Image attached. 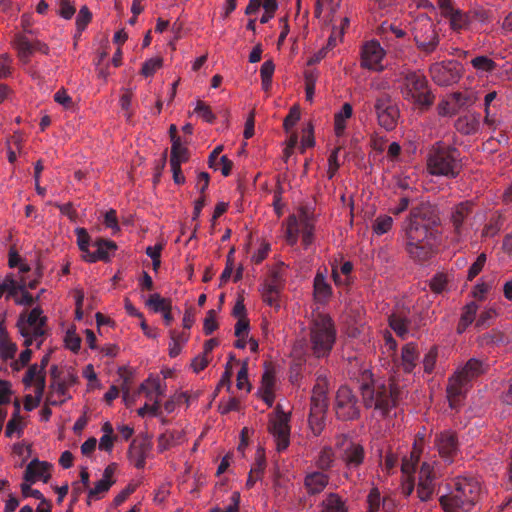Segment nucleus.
<instances>
[{
	"mask_svg": "<svg viewBox=\"0 0 512 512\" xmlns=\"http://www.w3.org/2000/svg\"><path fill=\"white\" fill-rule=\"evenodd\" d=\"M335 445L348 469L358 468L363 463L365 453L362 445L354 442L347 435L338 436Z\"/></svg>",
	"mask_w": 512,
	"mask_h": 512,
	"instance_id": "nucleus-10",
	"label": "nucleus"
},
{
	"mask_svg": "<svg viewBox=\"0 0 512 512\" xmlns=\"http://www.w3.org/2000/svg\"><path fill=\"white\" fill-rule=\"evenodd\" d=\"M435 461L423 462L419 471V480H436Z\"/></svg>",
	"mask_w": 512,
	"mask_h": 512,
	"instance_id": "nucleus-55",
	"label": "nucleus"
},
{
	"mask_svg": "<svg viewBox=\"0 0 512 512\" xmlns=\"http://www.w3.org/2000/svg\"><path fill=\"white\" fill-rule=\"evenodd\" d=\"M474 203L466 200L462 201L451 208L449 223L452 227L450 241L454 245L463 243L469 233L465 221L472 214Z\"/></svg>",
	"mask_w": 512,
	"mask_h": 512,
	"instance_id": "nucleus-7",
	"label": "nucleus"
},
{
	"mask_svg": "<svg viewBox=\"0 0 512 512\" xmlns=\"http://www.w3.org/2000/svg\"><path fill=\"white\" fill-rule=\"evenodd\" d=\"M448 284L447 276L444 273H437L430 280L429 287L436 294L442 293Z\"/></svg>",
	"mask_w": 512,
	"mask_h": 512,
	"instance_id": "nucleus-49",
	"label": "nucleus"
},
{
	"mask_svg": "<svg viewBox=\"0 0 512 512\" xmlns=\"http://www.w3.org/2000/svg\"><path fill=\"white\" fill-rule=\"evenodd\" d=\"M92 14L89 11L88 7L83 6L78 12L76 17V25L78 30L82 31L86 28L88 23L91 21Z\"/></svg>",
	"mask_w": 512,
	"mask_h": 512,
	"instance_id": "nucleus-61",
	"label": "nucleus"
},
{
	"mask_svg": "<svg viewBox=\"0 0 512 512\" xmlns=\"http://www.w3.org/2000/svg\"><path fill=\"white\" fill-rule=\"evenodd\" d=\"M447 19H449V24L453 31L459 32L471 29L468 11L463 12L462 10L455 8L453 12L449 14Z\"/></svg>",
	"mask_w": 512,
	"mask_h": 512,
	"instance_id": "nucleus-27",
	"label": "nucleus"
},
{
	"mask_svg": "<svg viewBox=\"0 0 512 512\" xmlns=\"http://www.w3.org/2000/svg\"><path fill=\"white\" fill-rule=\"evenodd\" d=\"M436 480H419L417 494L421 501H427L431 498L435 490Z\"/></svg>",
	"mask_w": 512,
	"mask_h": 512,
	"instance_id": "nucleus-44",
	"label": "nucleus"
},
{
	"mask_svg": "<svg viewBox=\"0 0 512 512\" xmlns=\"http://www.w3.org/2000/svg\"><path fill=\"white\" fill-rule=\"evenodd\" d=\"M115 483V480H106L101 479L96 482L94 488L88 491L89 498H97L99 494L106 493L109 491L110 487Z\"/></svg>",
	"mask_w": 512,
	"mask_h": 512,
	"instance_id": "nucleus-52",
	"label": "nucleus"
},
{
	"mask_svg": "<svg viewBox=\"0 0 512 512\" xmlns=\"http://www.w3.org/2000/svg\"><path fill=\"white\" fill-rule=\"evenodd\" d=\"M418 460H419V452L416 451V449L414 448V450L411 452L410 458L409 459L403 458V460H402V465H401L402 473L405 476L410 477V475L415 471V466H416V463L418 462Z\"/></svg>",
	"mask_w": 512,
	"mask_h": 512,
	"instance_id": "nucleus-48",
	"label": "nucleus"
},
{
	"mask_svg": "<svg viewBox=\"0 0 512 512\" xmlns=\"http://www.w3.org/2000/svg\"><path fill=\"white\" fill-rule=\"evenodd\" d=\"M446 394L452 409H458L466 396L464 386H446Z\"/></svg>",
	"mask_w": 512,
	"mask_h": 512,
	"instance_id": "nucleus-37",
	"label": "nucleus"
},
{
	"mask_svg": "<svg viewBox=\"0 0 512 512\" xmlns=\"http://www.w3.org/2000/svg\"><path fill=\"white\" fill-rule=\"evenodd\" d=\"M14 46L18 51L20 60L24 63H28L31 55L34 52V45L24 35H17L14 39Z\"/></svg>",
	"mask_w": 512,
	"mask_h": 512,
	"instance_id": "nucleus-32",
	"label": "nucleus"
},
{
	"mask_svg": "<svg viewBox=\"0 0 512 512\" xmlns=\"http://www.w3.org/2000/svg\"><path fill=\"white\" fill-rule=\"evenodd\" d=\"M335 410L341 420H353L358 417V400L350 386H339L335 397Z\"/></svg>",
	"mask_w": 512,
	"mask_h": 512,
	"instance_id": "nucleus-9",
	"label": "nucleus"
},
{
	"mask_svg": "<svg viewBox=\"0 0 512 512\" xmlns=\"http://www.w3.org/2000/svg\"><path fill=\"white\" fill-rule=\"evenodd\" d=\"M335 329L331 318L319 315L312 324L310 339L311 349L317 358L329 355L335 342Z\"/></svg>",
	"mask_w": 512,
	"mask_h": 512,
	"instance_id": "nucleus-5",
	"label": "nucleus"
},
{
	"mask_svg": "<svg viewBox=\"0 0 512 512\" xmlns=\"http://www.w3.org/2000/svg\"><path fill=\"white\" fill-rule=\"evenodd\" d=\"M440 218L430 205H420L411 210L405 232L406 250L410 257L419 262L431 259L441 241Z\"/></svg>",
	"mask_w": 512,
	"mask_h": 512,
	"instance_id": "nucleus-1",
	"label": "nucleus"
},
{
	"mask_svg": "<svg viewBox=\"0 0 512 512\" xmlns=\"http://www.w3.org/2000/svg\"><path fill=\"white\" fill-rule=\"evenodd\" d=\"M314 296L319 302L328 300L332 295V287L326 280L324 272L318 270L314 277Z\"/></svg>",
	"mask_w": 512,
	"mask_h": 512,
	"instance_id": "nucleus-26",
	"label": "nucleus"
},
{
	"mask_svg": "<svg viewBox=\"0 0 512 512\" xmlns=\"http://www.w3.org/2000/svg\"><path fill=\"white\" fill-rule=\"evenodd\" d=\"M363 403L367 408H374L384 416V396L376 386H360Z\"/></svg>",
	"mask_w": 512,
	"mask_h": 512,
	"instance_id": "nucleus-21",
	"label": "nucleus"
},
{
	"mask_svg": "<svg viewBox=\"0 0 512 512\" xmlns=\"http://www.w3.org/2000/svg\"><path fill=\"white\" fill-rule=\"evenodd\" d=\"M503 225V218L499 212H494L482 229V237L492 238L496 236Z\"/></svg>",
	"mask_w": 512,
	"mask_h": 512,
	"instance_id": "nucleus-33",
	"label": "nucleus"
},
{
	"mask_svg": "<svg viewBox=\"0 0 512 512\" xmlns=\"http://www.w3.org/2000/svg\"><path fill=\"white\" fill-rule=\"evenodd\" d=\"M409 310L402 309L398 312H394L389 316V326L393 331L402 339H405L408 335V328L410 320L408 318Z\"/></svg>",
	"mask_w": 512,
	"mask_h": 512,
	"instance_id": "nucleus-24",
	"label": "nucleus"
},
{
	"mask_svg": "<svg viewBox=\"0 0 512 512\" xmlns=\"http://www.w3.org/2000/svg\"><path fill=\"white\" fill-rule=\"evenodd\" d=\"M217 328L218 323L216 321V311L211 309L207 312L204 319L203 331L205 335H211Z\"/></svg>",
	"mask_w": 512,
	"mask_h": 512,
	"instance_id": "nucleus-60",
	"label": "nucleus"
},
{
	"mask_svg": "<svg viewBox=\"0 0 512 512\" xmlns=\"http://www.w3.org/2000/svg\"><path fill=\"white\" fill-rule=\"evenodd\" d=\"M481 483L476 478L457 477L449 494L440 497L445 512H471L479 501Z\"/></svg>",
	"mask_w": 512,
	"mask_h": 512,
	"instance_id": "nucleus-2",
	"label": "nucleus"
},
{
	"mask_svg": "<svg viewBox=\"0 0 512 512\" xmlns=\"http://www.w3.org/2000/svg\"><path fill=\"white\" fill-rule=\"evenodd\" d=\"M188 160V150L182 146L181 140H174L171 147L170 161L186 162Z\"/></svg>",
	"mask_w": 512,
	"mask_h": 512,
	"instance_id": "nucleus-46",
	"label": "nucleus"
},
{
	"mask_svg": "<svg viewBox=\"0 0 512 512\" xmlns=\"http://www.w3.org/2000/svg\"><path fill=\"white\" fill-rule=\"evenodd\" d=\"M353 263L351 261H345L338 267L337 265L332 266V278L337 286H350L354 277L352 276Z\"/></svg>",
	"mask_w": 512,
	"mask_h": 512,
	"instance_id": "nucleus-25",
	"label": "nucleus"
},
{
	"mask_svg": "<svg viewBox=\"0 0 512 512\" xmlns=\"http://www.w3.org/2000/svg\"><path fill=\"white\" fill-rule=\"evenodd\" d=\"M384 59V49L379 41L372 39L363 43L360 52V66L369 71L380 72L384 69L382 60Z\"/></svg>",
	"mask_w": 512,
	"mask_h": 512,
	"instance_id": "nucleus-13",
	"label": "nucleus"
},
{
	"mask_svg": "<svg viewBox=\"0 0 512 512\" xmlns=\"http://www.w3.org/2000/svg\"><path fill=\"white\" fill-rule=\"evenodd\" d=\"M281 291L273 290L264 287L262 291V298L265 303H267L270 307H274L275 309L280 308L279 304V295Z\"/></svg>",
	"mask_w": 512,
	"mask_h": 512,
	"instance_id": "nucleus-54",
	"label": "nucleus"
},
{
	"mask_svg": "<svg viewBox=\"0 0 512 512\" xmlns=\"http://www.w3.org/2000/svg\"><path fill=\"white\" fill-rule=\"evenodd\" d=\"M152 449V442L148 436H140L133 439L130 444L128 455L130 460L138 469H143Z\"/></svg>",
	"mask_w": 512,
	"mask_h": 512,
	"instance_id": "nucleus-14",
	"label": "nucleus"
},
{
	"mask_svg": "<svg viewBox=\"0 0 512 512\" xmlns=\"http://www.w3.org/2000/svg\"><path fill=\"white\" fill-rule=\"evenodd\" d=\"M290 413H286L281 405L275 408V415L270 417L268 430L273 436L278 452H282L290 444Z\"/></svg>",
	"mask_w": 512,
	"mask_h": 512,
	"instance_id": "nucleus-8",
	"label": "nucleus"
},
{
	"mask_svg": "<svg viewBox=\"0 0 512 512\" xmlns=\"http://www.w3.org/2000/svg\"><path fill=\"white\" fill-rule=\"evenodd\" d=\"M470 63L478 74L492 73L497 68V63L485 55L474 57Z\"/></svg>",
	"mask_w": 512,
	"mask_h": 512,
	"instance_id": "nucleus-36",
	"label": "nucleus"
},
{
	"mask_svg": "<svg viewBox=\"0 0 512 512\" xmlns=\"http://www.w3.org/2000/svg\"><path fill=\"white\" fill-rule=\"evenodd\" d=\"M413 35L417 47L426 52L432 53L439 44V35L436 25L427 15H419L413 25Z\"/></svg>",
	"mask_w": 512,
	"mask_h": 512,
	"instance_id": "nucleus-6",
	"label": "nucleus"
},
{
	"mask_svg": "<svg viewBox=\"0 0 512 512\" xmlns=\"http://www.w3.org/2000/svg\"><path fill=\"white\" fill-rule=\"evenodd\" d=\"M353 114V108L350 103H344L341 110L334 116V130L339 137L344 134L346 129V120L350 119Z\"/></svg>",
	"mask_w": 512,
	"mask_h": 512,
	"instance_id": "nucleus-29",
	"label": "nucleus"
},
{
	"mask_svg": "<svg viewBox=\"0 0 512 512\" xmlns=\"http://www.w3.org/2000/svg\"><path fill=\"white\" fill-rule=\"evenodd\" d=\"M439 455L446 461H452L458 452V439L454 432L444 431L435 440Z\"/></svg>",
	"mask_w": 512,
	"mask_h": 512,
	"instance_id": "nucleus-16",
	"label": "nucleus"
},
{
	"mask_svg": "<svg viewBox=\"0 0 512 512\" xmlns=\"http://www.w3.org/2000/svg\"><path fill=\"white\" fill-rule=\"evenodd\" d=\"M333 462L334 453L332 449L325 447L320 451L316 465L320 469V471L324 472L332 467Z\"/></svg>",
	"mask_w": 512,
	"mask_h": 512,
	"instance_id": "nucleus-43",
	"label": "nucleus"
},
{
	"mask_svg": "<svg viewBox=\"0 0 512 512\" xmlns=\"http://www.w3.org/2000/svg\"><path fill=\"white\" fill-rule=\"evenodd\" d=\"M300 233V218L295 215H290L287 220L286 241L290 246H294L298 241Z\"/></svg>",
	"mask_w": 512,
	"mask_h": 512,
	"instance_id": "nucleus-38",
	"label": "nucleus"
},
{
	"mask_svg": "<svg viewBox=\"0 0 512 512\" xmlns=\"http://www.w3.org/2000/svg\"><path fill=\"white\" fill-rule=\"evenodd\" d=\"M397 82L403 98L411 101L418 108L427 110L433 105L435 96L428 85L427 78L421 72L403 69Z\"/></svg>",
	"mask_w": 512,
	"mask_h": 512,
	"instance_id": "nucleus-3",
	"label": "nucleus"
},
{
	"mask_svg": "<svg viewBox=\"0 0 512 512\" xmlns=\"http://www.w3.org/2000/svg\"><path fill=\"white\" fill-rule=\"evenodd\" d=\"M16 351V344L12 343L9 339L0 341V355L4 360L13 359Z\"/></svg>",
	"mask_w": 512,
	"mask_h": 512,
	"instance_id": "nucleus-58",
	"label": "nucleus"
},
{
	"mask_svg": "<svg viewBox=\"0 0 512 512\" xmlns=\"http://www.w3.org/2000/svg\"><path fill=\"white\" fill-rule=\"evenodd\" d=\"M75 234L77 236V244L79 246V249L84 253V255L90 253V236L87 230L85 228H76Z\"/></svg>",
	"mask_w": 512,
	"mask_h": 512,
	"instance_id": "nucleus-50",
	"label": "nucleus"
},
{
	"mask_svg": "<svg viewBox=\"0 0 512 512\" xmlns=\"http://www.w3.org/2000/svg\"><path fill=\"white\" fill-rule=\"evenodd\" d=\"M416 360V347L414 344H406L402 348V361L406 372H411L415 366Z\"/></svg>",
	"mask_w": 512,
	"mask_h": 512,
	"instance_id": "nucleus-40",
	"label": "nucleus"
},
{
	"mask_svg": "<svg viewBox=\"0 0 512 512\" xmlns=\"http://www.w3.org/2000/svg\"><path fill=\"white\" fill-rule=\"evenodd\" d=\"M19 410H20V404L18 401L15 402V412L13 413L12 418L8 421L6 429H5V435L6 437H12L13 434L18 431H21L20 427V416H19Z\"/></svg>",
	"mask_w": 512,
	"mask_h": 512,
	"instance_id": "nucleus-45",
	"label": "nucleus"
},
{
	"mask_svg": "<svg viewBox=\"0 0 512 512\" xmlns=\"http://www.w3.org/2000/svg\"><path fill=\"white\" fill-rule=\"evenodd\" d=\"M432 80L439 86H449L457 83L462 74L457 61L434 63L429 69Z\"/></svg>",
	"mask_w": 512,
	"mask_h": 512,
	"instance_id": "nucleus-12",
	"label": "nucleus"
},
{
	"mask_svg": "<svg viewBox=\"0 0 512 512\" xmlns=\"http://www.w3.org/2000/svg\"><path fill=\"white\" fill-rule=\"evenodd\" d=\"M314 227L311 223L310 216L307 211L300 213V232L302 233V243L307 248L313 241Z\"/></svg>",
	"mask_w": 512,
	"mask_h": 512,
	"instance_id": "nucleus-34",
	"label": "nucleus"
},
{
	"mask_svg": "<svg viewBox=\"0 0 512 512\" xmlns=\"http://www.w3.org/2000/svg\"><path fill=\"white\" fill-rule=\"evenodd\" d=\"M50 468V464L45 461H40L37 458L33 459L26 467L24 472V480L28 483H34L38 478L48 482L50 475L45 473Z\"/></svg>",
	"mask_w": 512,
	"mask_h": 512,
	"instance_id": "nucleus-23",
	"label": "nucleus"
},
{
	"mask_svg": "<svg viewBox=\"0 0 512 512\" xmlns=\"http://www.w3.org/2000/svg\"><path fill=\"white\" fill-rule=\"evenodd\" d=\"M485 372L484 364L477 359H470L464 367L455 372L457 384L474 381L479 375Z\"/></svg>",
	"mask_w": 512,
	"mask_h": 512,
	"instance_id": "nucleus-19",
	"label": "nucleus"
},
{
	"mask_svg": "<svg viewBox=\"0 0 512 512\" xmlns=\"http://www.w3.org/2000/svg\"><path fill=\"white\" fill-rule=\"evenodd\" d=\"M477 310H478V305L474 301L467 303L463 307V312L461 314V318L457 325V332L459 334H462L466 330V328L470 324H472V322L475 320Z\"/></svg>",
	"mask_w": 512,
	"mask_h": 512,
	"instance_id": "nucleus-31",
	"label": "nucleus"
},
{
	"mask_svg": "<svg viewBox=\"0 0 512 512\" xmlns=\"http://www.w3.org/2000/svg\"><path fill=\"white\" fill-rule=\"evenodd\" d=\"M164 387L165 386H138V395L144 393L146 395H150V400H152V397L155 398L152 403L146 402L143 407L139 408L138 414L140 416L143 417L146 414H150L152 416L159 415L160 402L164 392Z\"/></svg>",
	"mask_w": 512,
	"mask_h": 512,
	"instance_id": "nucleus-15",
	"label": "nucleus"
},
{
	"mask_svg": "<svg viewBox=\"0 0 512 512\" xmlns=\"http://www.w3.org/2000/svg\"><path fill=\"white\" fill-rule=\"evenodd\" d=\"M486 260L487 258L485 253L478 255L476 261L468 269L467 279L469 281H472L482 271Z\"/></svg>",
	"mask_w": 512,
	"mask_h": 512,
	"instance_id": "nucleus-53",
	"label": "nucleus"
},
{
	"mask_svg": "<svg viewBox=\"0 0 512 512\" xmlns=\"http://www.w3.org/2000/svg\"><path fill=\"white\" fill-rule=\"evenodd\" d=\"M42 312L43 311L40 307H35L30 311L27 317L22 314L19 318H23V325L25 327H32L41 323V319L44 317L41 316Z\"/></svg>",
	"mask_w": 512,
	"mask_h": 512,
	"instance_id": "nucleus-51",
	"label": "nucleus"
},
{
	"mask_svg": "<svg viewBox=\"0 0 512 512\" xmlns=\"http://www.w3.org/2000/svg\"><path fill=\"white\" fill-rule=\"evenodd\" d=\"M321 512H348L342 498L336 493H329L321 503Z\"/></svg>",
	"mask_w": 512,
	"mask_h": 512,
	"instance_id": "nucleus-30",
	"label": "nucleus"
},
{
	"mask_svg": "<svg viewBox=\"0 0 512 512\" xmlns=\"http://www.w3.org/2000/svg\"><path fill=\"white\" fill-rule=\"evenodd\" d=\"M329 483L328 474L322 471L307 473L304 478V487L310 496L318 495L324 491Z\"/></svg>",
	"mask_w": 512,
	"mask_h": 512,
	"instance_id": "nucleus-20",
	"label": "nucleus"
},
{
	"mask_svg": "<svg viewBox=\"0 0 512 512\" xmlns=\"http://www.w3.org/2000/svg\"><path fill=\"white\" fill-rule=\"evenodd\" d=\"M350 368L348 373L350 374L351 379L356 380L358 384H370L373 382L372 373L369 369L363 368L359 366V360L355 358L353 361L349 362Z\"/></svg>",
	"mask_w": 512,
	"mask_h": 512,
	"instance_id": "nucleus-28",
	"label": "nucleus"
},
{
	"mask_svg": "<svg viewBox=\"0 0 512 512\" xmlns=\"http://www.w3.org/2000/svg\"><path fill=\"white\" fill-rule=\"evenodd\" d=\"M33 381L36 382L35 384H45V372L37 364L29 367L23 378V384H31Z\"/></svg>",
	"mask_w": 512,
	"mask_h": 512,
	"instance_id": "nucleus-41",
	"label": "nucleus"
},
{
	"mask_svg": "<svg viewBox=\"0 0 512 512\" xmlns=\"http://www.w3.org/2000/svg\"><path fill=\"white\" fill-rule=\"evenodd\" d=\"M481 125L480 113L473 112L459 117L455 121V129L462 135H472L479 131Z\"/></svg>",
	"mask_w": 512,
	"mask_h": 512,
	"instance_id": "nucleus-22",
	"label": "nucleus"
},
{
	"mask_svg": "<svg viewBox=\"0 0 512 512\" xmlns=\"http://www.w3.org/2000/svg\"><path fill=\"white\" fill-rule=\"evenodd\" d=\"M283 281L284 280H283L281 273L279 271L274 270L271 272L270 277L267 280V282L265 283L264 287L273 289V290H277V291H281V289L283 287Z\"/></svg>",
	"mask_w": 512,
	"mask_h": 512,
	"instance_id": "nucleus-62",
	"label": "nucleus"
},
{
	"mask_svg": "<svg viewBox=\"0 0 512 512\" xmlns=\"http://www.w3.org/2000/svg\"><path fill=\"white\" fill-rule=\"evenodd\" d=\"M194 111L208 123H213L216 118L211 108L201 100L197 101Z\"/></svg>",
	"mask_w": 512,
	"mask_h": 512,
	"instance_id": "nucleus-57",
	"label": "nucleus"
},
{
	"mask_svg": "<svg viewBox=\"0 0 512 512\" xmlns=\"http://www.w3.org/2000/svg\"><path fill=\"white\" fill-rule=\"evenodd\" d=\"M471 29L475 25H484L492 21V12L483 7H475L468 11Z\"/></svg>",
	"mask_w": 512,
	"mask_h": 512,
	"instance_id": "nucleus-35",
	"label": "nucleus"
},
{
	"mask_svg": "<svg viewBox=\"0 0 512 512\" xmlns=\"http://www.w3.org/2000/svg\"><path fill=\"white\" fill-rule=\"evenodd\" d=\"M92 246L95 248V251L83 256L89 263L107 261L110 258V254L115 252L117 249V245L114 241L101 237L96 238L93 241Z\"/></svg>",
	"mask_w": 512,
	"mask_h": 512,
	"instance_id": "nucleus-17",
	"label": "nucleus"
},
{
	"mask_svg": "<svg viewBox=\"0 0 512 512\" xmlns=\"http://www.w3.org/2000/svg\"><path fill=\"white\" fill-rule=\"evenodd\" d=\"M328 386H313V395L311 397V411L309 415V425L315 436L320 435L324 423L321 414L326 408V393Z\"/></svg>",
	"mask_w": 512,
	"mask_h": 512,
	"instance_id": "nucleus-11",
	"label": "nucleus"
},
{
	"mask_svg": "<svg viewBox=\"0 0 512 512\" xmlns=\"http://www.w3.org/2000/svg\"><path fill=\"white\" fill-rule=\"evenodd\" d=\"M179 436L180 434L178 432L173 431H166L165 433H162L158 437V451L164 452L173 447L176 444Z\"/></svg>",
	"mask_w": 512,
	"mask_h": 512,
	"instance_id": "nucleus-42",
	"label": "nucleus"
},
{
	"mask_svg": "<svg viewBox=\"0 0 512 512\" xmlns=\"http://www.w3.org/2000/svg\"><path fill=\"white\" fill-rule=\"evenodd\" d=\"M162 65L163 59L161 57L148 59L142 65L141 74L145 77L152 76Z\"/></svg>",
	"mask_w": 512,
	"mask_h": 512,
	"instance_id": "nucleus-47",
	"label": "nucleus"
},
{
	"mask_svg": "<svg viewBox=\"0 0 512 512\" xmlns=\"http://www.w3.org/2000/svg\"><path fill=\"white\" fill-rule=\"evenodd\" d=\"M368 510L367 512H378L381 503V496L378 488L374 487L367 496Z\"/></svg>",
	"mask_w": 512,
	"mask_h": 512,
	"instance_id": "nucleus-59",
	"label": "nucleus"
},
{
	"mask_svg": "<svg viewBox=\"0 0 512 512\" xmlns=\"http://www.w3.org/2000/svg\"><path fill=\"white\" fill-rule=\"evenodd\" d=\"M47 318L43 317L41 319V323L32 326V327H25L23 325V318H19L17 321V327L19 330V333L24 338V345L29 347L34 342H38L37 345L40 346V344L43 341V337L45 335V329L44 326L46 324Z\"/></svg>",
	"mask_w": 512,
	"mask_h": 512,
	"instance_id": "nucleus-18",
	"label": "nucleus"
},
{
	"mask_svg": "<svg viewBox=\"0 0 512 512\" xmlns=\"http://www.w3.org/2000/svg\"><path fill=\"white\" fill-rule=\"evenodd\" d=\"M459 151L443 142H436L427 155V170L431 175L456 178L461 171Z\"/></svg>",
	"mask_w": 512,
	"mask_h": 512,
	"instance_id": "nucleus-4",
	"label": "nucleus"
},
{
	"mask_svg": "<svg viewBox=\"0 0 512 512\" xmlns=\"http://www.w3.org/2000/svg\"><path fill=\"white\" fill-rule=\"evenodd\" d=\"M36 387H37V390H36L35 396L27 395L25 397L24 408L27 411H32L40 404L41 397H42V394L44 393L45 386H36Z\"/></svg>",
	"mask_w": 512,
	"mask_h": 512,
	"instance_id": "nucleus-56",
	"label": "nucleus"
},
{
	"mask_svg": "<svg viewBox=\"0 0 512 512\" xmlns=\"http://www.w3.org/2000/svg\"><path fill=\"white\" fill-rule=\"evenodd\" d=\"M64 340L66 347L71 351L77 352L80 349L81 338L74 331L68 330Z\"/></svg>",
	"mask_w": 512,
	"mask_h": 512,
	"instance_id": "nucleus-64",
	"label": "nucleus"
},
{
	"mask_svg": "<svg viewBox=\"0 0 512 512\" xmlns=\"http://www.w3.org/2000/svg\"><path fill=\"white\" fill-rule=\"evenodd\" d=\"M438 114L440 116H454L458 113V107L452 105L449 100H441L437 106Z\"/></svg>",
	"mask_w": 512,
	"mask_h": 512,
	"instance_id": "nucleus-63",
	"label": "nucleus"
},
{
	"mask_svg": "<svg viewBox=\"0 0 512 512\" xmlns=\"http://www.w3.org/2000/svg\"><path fill=\"white\" fill-rule=\"evenodd\" d=\"M146 305L152 308L155 313H163L172 309L171 300L161 297L158 293L150 295Z\"/></svg>",
	"mask_w": 512,
	"mask_h": 512,
	"instance_id": "nucleus-39",
	"label": "nucleus"
}]
</instances>
